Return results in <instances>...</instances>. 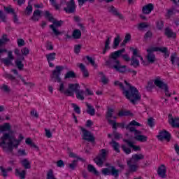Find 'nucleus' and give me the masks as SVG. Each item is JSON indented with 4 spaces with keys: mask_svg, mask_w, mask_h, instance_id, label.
<instances>
[{
    "mask_svg": "<svg viewBox=\"0 0 179 179\" xmlns=\"http://www.w3.org/2000/svg\"><path fill=\"white\" fill-rule=\"evenodd\" d=\"M121 148L126 155H130L131 152V148H127V145H122Z\"/></svg>",
    "mask_w": 179,
    "mask_h": 179,
    "instance_id": "nucleus-55",
    "label": "nucleus"
},
{
    "mask_svg": "<svg viewBox=\"0 0 179 179\" xmlns=\"http://www.w3.org/2000/svg\"><path fill=\"white\" fill-rule=\"evenodd\" d=\"M87 113L90 114V115H94L96 114V110L94 108L93 106H92V105H90V103H87Z\"/></svg>",
    "mask_w": 179,
    "mask_h": 179,
    "instance_id": "nucleus-31",
    "label": "nucleus"
},
{
    "mask_svg": "<svg viewBox=\"0 0 179 179\" xmlns=\"http://www.w3.org/2000/svg\"><path fill=\"white\" fill-rule=\"evenodd\" d=\"M80 129L83 132V141H87V142H94V136L92 134L90 131L87 130L83 127H80Z\"/></svg>",
    "mask_w": 179,
    "mask_h": 179,
    "instance_id": "nucleus-12",
    "label": "nucleus"
},
{
    "mask_svg": "<svg viewBox=\"0 0 179 179\" xmlns=\"http://www.w3.org/2000/svg\"><path fill=\"white\" fill-rule=\"evenodd\" d=\"M164 27V22L163 21H157V28L158 30H162L163 27Z\"/></svg>",
    "mask_w": 179,
    "mask_h": 179,
    "instance_id": "nucleus-62",
    "label": "nucleus"
},
{
    "mask_svg": "<svg viewBox=\"0 0 179 179\" xmlns=\"http://www.w3.org/2000/svg\"><path fill=\"white\" fill-rule=\"evenodd\" d=\"M134 127H142V124H141L139 122H136V120H132L128 125L125 127V128L126 129H129V128H134Z\"/></svg>",
    "mask_w": 179,
    "mask_h": 179,
    "instance_id": "nucleus-30",
    "label": "nucleus"
},
{
    "mask_svg": "<svg viewBox=\"0 0 179 179\" xmlns=\"http://www.w3.org/2000/svg\"><path fill=\"white\" fill-rule=\"evenodd\" d=\"M119 117H128L129 115H133L132 113H131V110H121L118 113Z\"/></svg>",
    "mask_w": 179,
    "mask_h": 179,
    "instance_id": "nucleus-45",
    "label": "nucleus"
},
{
    "mask_svg": "<svg viewBox=\"0 0 179 179\" xmlns=\"http://www.w3.org/2000/svg\"><path fill=\"white\" fill-rule=\"evenodd\" d=\"M123 141L124 142H125V143L128 145L129 148H132L134 152H138L141 150V147L134 145V143H135L134 141H131L128 139H124Z\"/></svg>",
    "mask_w": 179,
    "mask_h": 179,
    "instance_id": "nucleus-21",
    "label": "nucleus"
},
{
    "mask_svg": "<svg viewBox=\"0 0 179 179\" xmlns=\"http://www.w3.org/2000/svg\"><path fill=\"white\" fill-rule=\"evenodd\" d=\"M66 6L64 8V10L66 13H75L76 12V4L71 1L66 3Z\"/></svg>",
    "mask_w": 179,
    "mask_h": 179,
    "instance_id": "nucleus-14",
    "label": "nucleus"
},
{
    "mask_svg": "<svg viewBox=\"0 0 179 179\" xmlns=\"http://www.w3.org/2000/svg\"><path fill=\"white\" fill-rule=\"evenodd\" d=\"M129 131L134 132V136H139L142 135V131L137 130L135 127H130Z\"/></svg>",
    "mask_w": 179,
    "mask_h": 179,
    "instance_id": "nucleus-51",
    "label": "nucleus"
},
{
    "mask_svg": "<svg viewBox=\"0 0 179 179\" xmlns=\"http://www.w3.org/2000/svg\"><path fill=\"white\" fill-rule=\"evenodd\" d=\"M156 48H155V50L162 52L164 54V58H169V57H170V52H168L166 47H163V48L156 47Z\"/></svg>",
    "mask_w": 179,
    "mask_h": 179,
    "instance_id": "nucleus-26",
    "label": "nucleus"
},
{
    "mask_svg": "<svg viewBox=\"0 0 179 179\" xmlns=\"http://www.w3.org/2000/svg\"><path fill=\"white\" fill-rule=\"evenodd\" d=\"M130 50L132 51L133 55L135 58H138L141 55H139V50L137 48H130Z\"/></svg>",
    "mask_w": 179,
    "mask_h": 179,
    "instance_id": "nucleus-52",
    "label": "nucleus"
},
{
    "mask_svg": "<svg viewBox=\"0 0 179 179\" xmlns=\"http://www.w3.org/2000/svg\"><path fill=\"white\" fill-rule=\"evenodd\" d=\"M145 159V155L142 154H134L132 155L130 161L133 162V164H136L139 160H143Z\"/></svg>",
    "mask_w": 179,
    "mask_h": 179,
    "instance_id": "nucleus-20",
    "label": "nucleus"
},
{
    "mask_svg": "<svg viewBox=\"0 0 179 179\" xmlns=\"http://www.w3.org/2000/svg\"><path fill=\"white\" fill-rule=\"evenodd\" d=\"M22 61H24V57H23V56L18 57L15 60V66L20 71H22L23 69V68H24V64H23Z\"/></svg>",
    "mask_w": 179,
    "mask_h": 179,
    "instance_id": "nucleus-23",
    "label": "nucleus"
},
{
    "mask_svg": "<svg viewBox=\"0 0 179 179\" xmlns=\"http://www.w3.org/2000/svg\"><path fill=\"white\" fill-rule=\"evenodd\" d=\"M124 52H125V49L124 48L117 51L111 52L109 55V59L106 62L105 65L109 68H114V69L117 70V72H120V73H125L127 71V66H121L120 60H118L120 57H121V54H124Z\"/></svg>",
    "mask_w": 179,
    "mask_h": 179,
    "instance_id": "nucleus-2",
    "label": "nucleus"
},
{
    "mask_svg": "<svg viewBox=\"0 0 179 179\" xmlns=\"http://www.w3.org/2000/svg\"><path fill=\"white\" fill-rule=\"evenodd\" d=\"M99 157L103 158L104 160H106L107 157V150L106 149L101 150V155H98Z\"/></svg>",
    "mask_w": 179,
    "mask_h": 179,
    "instance_id": "nucleus-57",
    "label": "nucleus"
},
{
    "mask_svg": "<svg viewBox=\"0 0 179 179\" xmlns=\"http://www.w3.org/2000/svg\"><path fill=\"white\" fill-rule=\"evenodd\" d=\"M55 55H57V53L55 52H52L46 55L48 62H51V61H54L55 59Z\"/></svg>",
    "mask_w": 179,
    "mask_h": 179,
    "instance_id": "nucleus-48",
    "label": "nucleus"
},
{
    "mask_svg": "<svg viewBox=\"0 0 179 179\" xmlns=\"http://www.w3.org/2000/svg\"><path fill=\"white\" fill-rule=\"evenodd\" d=\"M113 135H114V138L116 140H120L121 139L122 135L118 132H117V129H115V131H113Z\"/></svg>",
    "mask_w": 179,
    "mask_h": 179,
    "instance_id": "nucleus-59",
    "label": "nucleus"
},
{
    "mask_svg": "<svg viewBox=\"0 0 179 179\" xmlns=\"http://www.w3.org/2000/svg\"><path fill=\"white\" fill-rule=\"evenodd\" d=\"M153 9H155V6L153 3H150L143 7L142 12L144 15H149Z\"/></svg>",
    "mask_w": 179,
    "mask_h": 179,
    "instance_id": "nucleus-19",
    "label": "nucleus"
},
{
    "mask_svg": "<svg viewBox=\"0 0 179 179\" xmlns=\"http://www.w3.org/2000/svg\"><path fill=\"white\" fill-rule=\"evenodd\" d=\"M79 89H80V85H79V84L78 83H75L74 89L71 90V92H73V96H74L76 92V98L78 100H85V96H83V94H85V91L80 90Z\"/></svg>",
    "mask_w": 179,
    "mask_h": 179,
    "instance_id": "nucleus-10",
    "label": "nucleus"
},
{
    "mask_svg": "<svg viewBox=\"0 0 179 179\" xmlns=\"http://www.w3.org/2000/svg\"><path fill=\"white\" fill-rule=\"evenodd\" d=\"M134 139L138 141V142H146L148 141V136L143 135L136 136H134Z\"/></svg>",
    "mask_w": 179,
    "mask_h": 179,
    "instance_id": "nucleus-46",
    "label": "nucleus"
},
{
    "mask_svg": "<svg viewBox=\"0 0 179 179\" xmlns=\"http://www.w3.org/2000/svg\"><path fill=\"white\" fill-rule=\"evenodd\" d=\"M152 37L153 33L152 32V31L149 30L144 35V41H148V40H152Z\"/></svg>",
    "mask_w": 179,
    "mask_h": 179,
    "instance_id": "nucleus-40",
    "label": "nucleus"
},
{
    "mask_svg": "<svg viewBox=\"0 0 179 179\" xmlns=\"http://www.w3.org/2000/svg\"><path fill=\"white\" fill-rule=\"evenodd\" d=\"M110 145H112V147L113 148L115 152H117V153H120V143H117L113 139L112 141L110 143Z\"/></svg>",
    "mask_w": 179,
    "mask_h": 179,
    "instance_id": "nucleus-34",
    "label": "nucleus"
},
{
    "mask_svg": "<svg viewBox=\"0 0 179 179\" xmlns=\"http://www.w3.org/2000/svg\"><path fill=\"white\" fill-rule=\"evenodd\" d=\"M108 11L109 13H111L113 16H115L116 17H118V19H120V20H122L124 19V15L121 14L120 12H118V9H117L114 6H111L108 8Z\"/></svg>",
    "mask_w": 179,
    "mask_h": 179,
    "instance_id": "nucleus-13",
    "label": "nucleus"
},
{
    "mask_svg": "<svg viewBox=\"0 0 179 179\" xmlns=\"http://www.w3.org/2000/svg\"><path fill=\"white\" fill-rule=\"evenodd\" d=\"M71 78L72 79L76 78V73L73 71H69L64 75V79H70Z\"/></svg>",
    "mask_w": 179,
    "mask_h": 179,
    "instance_id": "nucleus-32",
    "label": "nucleus"
},
{
    "mask_svg": "<svg viewBox=\"0 0 179 179\" xmlns=\"http://www.w3.org/2000/svg\"><path fill=\"white\" fill-rule=\"evenodd\" d=\"M33 13V6H31L30 1L28 2V6L26 8L25 14L30 16Z\"/></svg>",
    "mask_w": 179,
    "mask_h": 179,
    "instance_id": "nucleus-41",
    "label": "nucleus"
},
{
    "mask_svg": "<svg viewBox=\"0 0 179 179\" xmlns=\"http://www.w3.org/2000/svg\"><path fill=\"white\" fill-rule=\"evenodd\" d=\"M0 19L1 22L6 23V15H5L2 10H0Z\"/></svg>",
    "mask_w": 179,
    "mask_h": 179,
    "instance_id": "nucleus-60",
    "label": "nucleus"
},
{
    "mask_svg": "<svg viewBox=\"0 0 179 179\" xmlns=\"http://www.w3.org/2000/svg\"><path fill=\"white\" fill-rule=\"evenodd\" d=\"M15 173H16V176L18 175L20 179L26 178V171L25 170H23L20 172V171H19V169H16Z\"/></svg>",
    "mask_w": 179,
    "mask_h": 179,
    "instance_id": "nucleus-43",
    "label": "nucleus"
},
{
    "mask_svg": "<svg viewBox=\"0 0 179 179\" xmlns=\"http://www.w3.org/2000/svg\"><path fill=\"white\" fill-rule=\"evenodd\" d=\"M164 34L168 37V38H176V37H177V34L169 27L165 29Z\"/></svg>",
    "mask_w": 179,
    "mask_h": 179,
    "instance_id": "nucleus-25",
    "label": "nucleus"
},
{
    "mask_svg": "<svg viewBox=\"0 0 179 179\" xmlns=\"http://www.w3.org/2000/svg\"><path fill=\"white\" fill-rule=\"evenodd\" d=\"M0 89L5 93H10V88L5 84H3L2 86L0 87Z\"/></svg>",
    "mask_w": 179,
    "mask_h": 179,
    "instance_id": "nucleus-53",
    "label": "nucleus"
},
{
    "mask_svg": "<svg viewBox=\"0 0 179 179\" xmlns=\"http://www.w3.org/2000/svg\"><path fill=\"white\" fill-rule=\"evenodd\" d=\"M21 164L25 169H31V165L30 164V162L29 160H27V159H24L21 162Z\"/></svg>",
    "mask_w": 179,
    "mask_h": 179,
    "instance_id": "nucleus-39",
    "label": "nucleus"
},
{
    "mask_svg": "<svg viewBox=\"0 0 179 179\" xmlns=\"http://www.w3.org/2000/svg\"><path fill=\"white\" fill-rule=\"evenodd\" d=\"M147 124L148 127L153 128V127H155V119H153V117L148 118Z\"/></svg>",
    "mask_w": 179,
    "mask_h": 179,
    "instance_id": "nucleus-56",
    "label": "nucleus"
},
{
    "mask_svg": "<svg viewBox=\"0 0 179 179\" xmlns=\"http://www.w3.org/2000/svg\"><path fill=\"white\" fill-rule=\"evenodd\" d=\"M153 82L157 87H159V89H161L162 90H164L165 94L167 97L171 96V94L169 92V85H167L166 83H164V82L162 81V78L160 77H157Z\"/></svg>",
    "mask_w": 179,
    "mask_h": 179,
    "instance_id": "nucleus-6",
    "label": "nucleus"
},
{
    "mask_svg": "<svg viewBox=\"0 0 179 179\" xmlns=\"http://www.w3.org/2000/svg\"><path fill=\"white\" fill-rule=\"evenodd\" d=\"M52 22L53 23V24H50L49 27L52 31V34H54V36H56L57 37H58V36H62L64 32L59 31L57 27H61V26H62V24H64V21H58L55 19V20H53Z\"/></svg>",
    "mask_w": 179,
    "mask_h": 179,
    "instance_id": "nucleus-7",
    "label": "nucleus"
},
{
    "mask_svg": "<svg viewBox=\"0 0 179 179\" xmlns=\"http://www.w3.org/2000/svg\"><path fill=\"white\" fill-rule=\"evenodd\" d=\"M149 27V24L148 22H141L138 24V30H143V29H146Z\"/></svg>",
    "mask_w": 179,
    "mask_h": 179,
    "instance_id": "nucleus-54",
    "label": "nucleus"
},
{
    "mask_svg": "<svg viewBox=\"0 0 179 179\" xmlns=\"http://www.w3.org/2000/svg\"><path fill=\"white\" fill-rule=\"evenodd\" d=\"M71 106L76 114H80V108L76 103H71Z\"/></svg>",
    "mask_w": 179,
    "mask_h": 179,
    "instance_id": "nucleus-58",
    "label": "nucleus"
},
{
    "mask_svg": "<svg viewBox=\"0 0 179 179\" xmlns=\"http://www.w3.org/2000/svg\"><path fill=\"white\" fill-rule=\"evenodd\" d=\"M87 170L90 173H93L95 176H99V171L96 170V168L92 164L87 166Z\"/></svg>",
    "mask_w": 179,
    "mask_h": 179,
    "instance_id": "nucleus-38",
    "label": "nucleus"
},
{
    "mask_svg": "<svg viewBox=\"0 0 179 179\" xmlns=\"http://www.w3.org/2000/svg\"><path fill=\"white\" fill-rule=\"evenodd\" d=\"M77 66L80 69V71L82 72L83 78H89V71L87 70L85 64H83V63H78L77 64Z\"/></svg>",
    "mask_w": 179,
    "mask_h": 179,
    "instance_id": "nucleus-18",
    "label": "nucleus"
},
{
    "mask_svg": "<svg viewBox=\"0 0 179 179\" xmlns=\"http://www.w3.org/2000/svg\"><path fill=\"white\" fill-rule=\"evenodd\" d=\"M167 168L164 164H162L157 169V174L161 178H167Z\"/></svg>",
    "mask_w": 179,
    "mask_h": 179,
    "instance_id": "nucleus-16",
    "label": "nucleus"
},
{
    "mask_svg": "<svg viewBox=\"0 0 179 179\" xmlns=\"http://www.w3.org/2000/svg\"><path fill=\"white\" fill-rule=\"evenodd\" d=\"M169 122L173 128H179V118L173 117V115H169Z\"/></svg>",
    "mask_w": 179,
    "mask_h": 179,
    "instance_id": "nucleus-17",
    "label": "nucleus"
},
{
    "mask_svg": "<svg viewBox=\"0 0 179 179\" xmlns=\"http://www.w3.org/2000/svg\"><path fill=\"white\" fill-rule=\"evenodd\" d=\"M69 169L71 170H75L76 167L78 166V159H73L71 162V164H69Z\"/></svg>",
    "mask_w": 179,
    "mask_h": 179,
    "instance_id": "nucleus-49",
    "label": "nucleus"
},
{
    "mask_svg": "<svg viewBox=\"0 0 179 179\" xmlns=\"http://www.w3.org/2000/svg\"><path fill=\"white\" fill-rule=\"evenodd\" d=\"M127 166L129 167V171L131 173H135V171L138 170V165H136V164H134V162H131V160H129L127 162Z\"/></svg>",
    "mask_w": 179,
    "mask_h": 179,
    "instance_id": "nucleus-27",
    "label": "nucleus"
},
{
    "mask_svg": "<svg viewBox=\"0 0 179 179\" xmlns=\"http://www.w3.org/2000/svg\"><path fill=\"white\" fill-rule=\"evenodd\" d=\"M75 84H69V88L65 90V85L64 83H62L59 85V87L58 88V91L60 92V93L64 94L65 96H69L71 97H73V91L75 88Z\"/></svg>",
    "mask_w": 179,
    "mask_h": 179,
    "instance_id": "nucleus-8",
    "label": "nucleus"
},
{
    "mask_svg": "<svg viewBox=\"0 0 179 179\" xmlns=\"http://www.w3.org/2000/svg\"><path fill=\"white\" fill-rule=\"evenodd\" d=\"M11 71L14 73V75H17L18 78L21 79L22 82L26 86H29V87H31V86H34V84H32L31 83L26 82V80L22 77V76L19 75V72L16 69H13Z\"/></svg>",
    "mask_w": 179,
    "mask_h": 179,
    "instance_id": "nucleus-22",
    "label": "nucleus"
},
{
    "mask_svg": "<svg viewBox=\"0 0 179 179\" xmlns=\"http://www.w3.org/2000/svg\"><path fill=\"white\" fill-rule=\"evenodd\" d=\"M0 170L1 171V175L3 177H8V171L3 168V166H0Z\"/></svg>",
    "mask_w": 179,
    "mask_h": 179,
    "instance_id": "nucleus-61",
    "label": "nucleus"
},
{
    "mask_svg": "<svg viewBox=\"0 0 179 179\" xmlns=\"http://www.w3.org/2000/svg\"><path fill=\"white\" fill-rule=\"evenodd\" d=\"M120 43H121V36H120V34H117V37L115 38L113 41V48L115 50L118 45H120Z\"/></svg>",
    "mask_w": 179,
    "mask_h": 179,
    "instance_id": "nucleus-29",
    "label": "nucleus"
},
{
    "mask_svg": "<svg viewBox=\"0 0 179 179\" xmlns=\"http://www.w3.org/2000/svg\"><path fill=\"white\" fill-rule=\"evenodd\" d=\"M111 43V40H110V37H107V39L105 42V48L103 51V54H106L107 52V50H110V43Z\"/></svg>",
    "mask_w": 179,
    "mask_h": 179,
    "instance_id": "nucleus-42",
    "label": "nucleus"
},
{
    "mask_svg": "<svg viewBox=\"0 0 179 179\" xmlns=\"http://www.w3.org/2000/svg\"><path fill=\"white\" fill-rule=\"evenodd\" d=\"M41 17V10L37 9L34 11L33 15L31 19L33 22H38Z\"/></svg>",
    "mask_w": 179,
    "mask_h": 179,
    "instance_id": "nucleus-24",
    "label": "nucleus"
},
{
    "mask_svg": "<svg viewBox=\"0 0 179 179\" xmlns=\"http://www.w3.org/2000/svg\"><path fill=\"white\" fill-rule=\"evenodd\" d=\"M94 162L99 166V167H103V164H104L106 159L98 155L96 158L94 159Z\"/></svg>",
    "mask_w": 179,
    "mask_h": 179,
    "instance_id": "nucleus-28",
    "label": "nucleus"
},
{
    "mask_svg": "<svg viewBox=\"0 0 179 179\" xmlns=\"http://www.w3.org/2000/svg\"><path fill=\"white\" fill-rule=\"evenodd\" d=\"M156 47H152L147 49L148 55L146 56L147 60L150 64H155L156 62V55L153 52H157V50H155Z\"/></svg>",
    "mask_w": 179,
    "mask_h": 179,
    "instance_id": "nucleus-9",
    "label": "nucleus"
},
{
    "mask_svg": "<svg viewBox=\"0 0 179 179\" xmlns=\"http://www.w3.org/2000/svg\"><path fill=\"white\" fill-rule=\"evenodd\" d=\"M45 19H48V22H52L55 20V18L52 16V14L50 13V11L46 10L45 11V15H44Z\"/></svg>",
    "mask_w": 179,
    "mask_h": 179,
    "instance_id": "nucleus-44",
    "label": "nucleus"
},
{
    "mask_svg": "<svg viewBox=\"0 0 179 179\" xmlns=\"http://www.w3.org/2000/svg\"><path fill=\"white\" fill-rule=\"evenodd\" d=\"M131 65L134 66V68H138V66H139V60H138L136 57L131 56Z\"/></svg>",
    "mask_w": 179,
    "mask_h": 179,
    "instance_id": "nucleus-36",
    "label": "nucleus"
},
{
    "mask_svg": "<svg viewBox=\"0 0 179 179\" xmlns=\"http://www.w3.org/2000/svg\"><path fill=\"white\" fill-rule=\"evenodd\" d=\"M106 167H109V169H103L102 174H103V176H113V177H115V178H118V177L120 176V170L115 169V166H110V164H106Z\"/></svg>",
    "mask_w": 179,
    "mask_h": 179,
    "instance_id": "nucleus-5",
    "label": "nucleus"
},
{
    "mask_svg": "<svg viewBox=\"0 0 179 179\" xmlns=\"http://www.w3.org/2000/svg\"><path fill=\"white\" fill-rule=\"evenodd\" d=\"M124 83L127 86V89H125L124 84L120 81H115L114 85L119 86L122 92L123 96H124L127 100H129L130 103L132 104L135 105L138 101H141L142 96L140 95L139 90L134 86H132L131 83H128L127 80H124Z\"/></svg>",
    "mask_w": 179,
    "mask_h": 179,
    "instance_id": "nucleus-1",
    "label": "nucleus"
},
{
    "mask_svg": "<svg viewBox=\"0 0 179 179\" xmlns=\"http://www.w3.org/2000/svg\"><path fill=\"white\" fill-rule=\"evenodd\" d=\"M1 62L2 64H5L6 66H9V65H13V64L12 63V60H10V59H8V57L1 59Z\"/></svg>",
    "mask_w": 179,
    "mask_h": 179,
    "instance_id": "nucleus-47",
    "label": "nucleus"
},
{
    "mask_svg": "<svg viewBox=\"0 0 179 179\" xmlns=\"http://www.w3.org/2000/svg\"><path fill=\"white\" fill-rule=\"evenodd\" d=\"M174 15H176V8H172L167 10L166 17L167 19H170V17H171V16H174Z\"/></svg>",
    "mask_w": 179,
    "mask_h": 179,
    "instance_id": "nucleus-37",
    "label": "nucleus"
},
{
    "mask_svg": "<svg viewBox=\"0 0 179 179\" xmlns=\"http://www.w3.org/2000/svg\"><path fill=\"white\" fill-rule=\"evenodd\" d=\"M113 113L114 110L111 108H108L106 118L108 120V124L113 125V129H117V122H115V120H113L110 119L112 118Z\"/></svg>",
    "mask_w": 179,
    "mask_h": 179,
    "instance_id": "nucleus-11",
    "label": "nucleus"
},
{
    "mask_svg": "<svg viewBox=\"0 0 179 179\" xmlns=\"http://www.w3.org/2000/svg\"><path fill=\"white\" fill-rule=\"evenodd\" d=\"M72 37L75 38V40H79L80 37H82V31L79 29H75L73 31Z\"/></svg>",
    "mask_w": 179,
    "mask_h": 179,
    "instance_id": "nucleus-33",
    "label": "nucleus"
},
{
    "mask_svg": "<svg viewBox=\"0 0 179 179\" xmlns=\"http://www.w3.org/2000/svg\"><path fill=\"white\" fill-rule=\"evenodd\" d=\"M3 9H4V12H6V13H8V15H13L15 14V9H13V8H12V6H3Z\"/></svg>",
    "mask_w": 179,
    "mask_h": 179,
    "instance_id": "nucleus-35",
    "label": "nucleus"
},
{
    "mask_svg": "<svg viewBox=\"0 0 179 179\" xmlns=\"http://www.w3.org/2000/svg\"><path fill=\"white\" fill-rule=\"evenodd\" d=\"M21 52L22 55H28V54H30V50L27 48H24L21 50Z\"/></svg>",
    "mask_w": 179,
    "mask_h": 179,
    "instance_id": "nucleus-64",
    "label": "nucleus"
},
{
    "mask_svg": "<svg viewBox=\"0 0 179 179\" xmlns=\"http://www.w3.org/2000/svg\"><path fill=\"white\" fill-rule=\"evenodd\" d=\"M23 139H24V137L22 134L19 135V139L17 140L15 136L10 135L9 133H4L0 138V147L2 146V145H7L8 152L12 153L13 148H15V149H17V147L20 145ZM6 141L8 142L6 143Z\"/></svg>",
    "mask_w": 179,
    "mask_h": 179,
    "instance_id": "nucleus-3",
    "label": "nucleus"
},
{
    "mask_svg": "<svg viewBox=\"0 0 179 179\" xmlns=\"http://www.w3.org/2000/svg\"><path fill=\"white\" fill-rule=\"evenodd\" d=\"M87 61H88L89 64L92 65V66H94V68H97V64H96V62H94V59H93V57H90V56L85 57Z\"/></svg>",
    "mask_w": 179,
    "mask_h": 179,
    "instance_id": "nucleus-50",
    "label": "nucleus"
},
{
    "mask_svg": "<svg viewBox=\"0 0 179 179\" xmlns=\"http://www.w3.org/2000/svg\"><path fill=\"white\" fill-rule=\"evenodd\" d=\"M47 178L48 179H56L54 176V172H52V170H50L47 174Z\"/></svg>",
    "mask_w": 179,
    "mask_h": 179,
    "instance_id": "nucleus-63",
    "label": "nucleus"
},
{
    "mask_svg": "<svg viewBox=\"0 0 179 179\" xmlns=\"http://www.w3.org/2000/svg\"><path fill=\"white\" fill-rule=\"evenodd\" d=\"M62 71H64L63 66H56L55 69L52 71V74L50 75L51 82H58V83H61L62 80L59 76H61Z\"/></svg>",
    "mask_w": 179,
    "mask_h": 179,
    "instance_id": "nucleus-4",
    "label": "nucleus"
},
{
    "mask_svg": "<svg viewBox=\"0 0 179 179\" xmlns=\"http://www.w3.org/2000/svg\"><path fill=\"white\" fill-rule=\"evenodd\" d=\"M157 138L159 139V141L166 139L168 142H170V140L171 139V134H170L169 131L164 130L160 131L159 135L157 136Z\"/></svg>",
    "mask_w": 179,
    "mask_h": 179,
    "instance_id": "nucleus-15",
    "label": "nucleus"
}]
</instances>
